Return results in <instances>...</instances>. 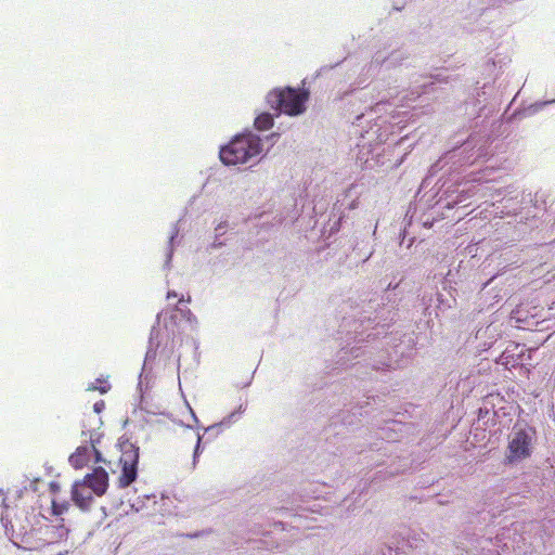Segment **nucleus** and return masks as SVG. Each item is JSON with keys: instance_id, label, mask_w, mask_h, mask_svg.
Here are the masks:
<instances>
[{"instance_id": "nucleus-1", "label": "nucleus", "mask_w": 555, "mask_h": 555, "mask_svg": "<svg viewBox=\"0 0 555 555\" xmlns=\"http://www.w3.org/2000/svg\"><path fill=\"white\" fill-rule=\"evenodd\" d=\"M261 151L260 138L248 133L235 137L220 150L219 155L224 165H237L248 162L251 157L259 155Z\"/></svg>"}, {"instance_id": "nucleus-2", "label": "nucleus", "mask_w": 555, "mask_h": 555, "mask_svg": "<svg viewBox=\"0 0 555 555\" xmlns=\"http://www.w3.org/2000/svg\"><path fill=\"white\" fill-rule=\"evenodd\" d=\"M267 104L278 114L297 116L305 112L308 93L291 87L275 88L267 94Z\"/></svg>"}, {"instance_id": "nucleus-3", "label": "nucleus", "mask_w": 555, "mask_h": 555, "mask_svg": "<svg viewBox=\"0 0 555 555\" xmlns=\"http://www.w3.org/2000/svg\"><path fill=\"white\" fill-rule=\"evenodd\" d=\"M534 434L532 428L514 427L508 439L505 462L513 464L528 459L532 453Z\"/></svg>"}, {"instance_id": "nucleus-4", "label": "nucleus", "mask_w": 555, "mask_h": 555, "mask_svg": "<svg viewBox=\"0 0 555 555\" xmlns=\"http://www.w3.org/2000/svg\"><path fill=\"white\" fill-rule=\"evenodd\" d=\"M120 450L119 463L121 465V474L118 478V486L127 488L137 479L139 448L126 440L120 442Z\"/></svg>"}, {"instance_id": "nucleus-5", "label": "nucleus", "mask_w": 555, "mask_h": 555, "mask_svg": "<svg viewBox=\"0 0 555 555\" xmlns=\"http://www.w3.org/2000/svg\"><path fill=\"white\" fill-rule=\"evenodd\" d=\"M80 481L87 485L94 495L102 496L108 488V474L104 468L96 467Z\"/></svg>"}, {"instance_id": "nucleus-6", "label": "nucleus", "mask_w": 555, "mask_h": 555, "mask_svg": "<svg viewBox=\"0 0 555 555\" xmlns=\"http://www.w3.org/2000/svg\"><path fill=\"white\" fill-rule=\"evenodd\" d=\"M72 500L82 511H88L93 502V492L87 485L77 480L72 486Z\"/></svg>"}, {"instance_id": "nucleus-7", "label": "nucleus", "mask_w": 555, "mask_h": 555, "mask_svg": "<svg viewBox=\"0 0 555 555\" xmlns=\"http://www.w3.org/2000/svg\"><path fill=\"white\" fill-rule=\"evenodd\" d=\"M88 453L89 449L87 447H80L70 455L69 462L75 468H81L88 463Z\"/></svg>"}, {"instance_id": "nucleus-8", "label": "nucleus", "mask_w": 555, "mask_h": 555, "mask_svg": "<svg viewBox=\"0 0 555 555\" xmlns=\"http://www.w3.org/2000/svg\"><path fill=\"white\" fill-rule=\"evenodd\" d=\"M254 125L258 130H268L273 126V117L269 113H262L256 117Z\"/></svg>"}, {"instance_id": "nucleus-9", "label": "nucleus", "mask_w": 555, "mask_h": 555, "mask_svg": "<svg viewBox=\"0 0 555 555\" xmlns=\"http://www.w3.org/2000/svg\"><path fill=\"white\" fill-rule=\"evenodd\" d=\"M111 386L108 385L106 379L98 378L95 383H92L88 386V391H100L101 393H106L109 390Z\"/></svg>"}, {"instance_id": "nucleus-10", "label": "nucleus", "mask_w": 555, "mask_h": 555, "mask_svg": "<svg viewBox=\"0 0 555 555\" xmlns=\"http://www.w3.org/2000/svg\"><path fill=\"white\" fill-rule=\"evenodd\" d=\"M68 508V503L57 504L54 500L52 501V513L55 516L62 515Z\"/></svg>"}, {"instance_id": "nucleus-11", "label": "nucleus", "mask_w": 555, "mask_h": 555, "mask_svg": "<svg viewBox=\"0 0 555 555\" xmlns=\"http://www.w3.org/2000/svg\"><path fill=\"white\" fill-rule=\"evenodd\" d=\"M105 408V402L103 400H100L93 404V410L95 413H101Z\"/></svg>"}, {"instance_id": "nucleus-12", "label": "nucleus", "mask_w": 555, "mask_h": 555, "mask_svg": "<svg viewBox=\"0 0 555 555\" xmlns=\"http://www.w3.org/2000/svg\"><path fill=\"white\" fill-rule=\"evenodd\" d=\"M92 450L95 455V462H104L105 463V460L102 457L101 453L94 448V446H92Z\"/></svg>"}, {"instance_id": "nucleus-13", "label": "nucleus", "mask_w": 555, "mask_h": 555, "mask_svg": "<svg viewBox=\"0 0 555 555\" xmlns=\"http://www.w3.org/2000/svg\"><path fill=\"white\" fill-rule=\"evenodd\" d=\"M50 487H51V489H52L53 491H57V490H59V486H57L56 483H54V482H51V483H50Z\"/></svg>"}, {"instance_id": "nucleus-14", "label": "nucleus", "mask_w": 555, "mask_h": 555, "mask_svg": "<svg viewBox=\"0 0 555 555\" xmlns=\"http://www.w3.org/2000/svg\"><path fill=\"white\" fill-rule=\"evenodd\" d=\"M177 294L175 292H168L167 298L176 297Z\"/></svg>"}]
</instances>
